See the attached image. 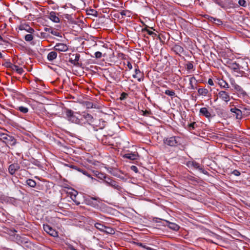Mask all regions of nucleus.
I'll return each mask as SVG.
<instances>
[{"mask_svg":"<svg viewBox=\"0 0 250 250\" xmlns=\"http://www.w3.org/2000/svg\"><path fill=\"white\" fill-rule=\"evenodd\" d=\"M225 64L231 70L232 73L236 74L237 76L248 78L250 76L248 62L245 60L239 59L235 61L228 60Z\"/></svg>","mask_w":250,"mask_h":250,"instance_id":"nucleus-1","label":"nucleus"},{"mask_svg":"<svg viewBox=\"0 0 250 250\" xmlns=\"http://www.w3.org/2000/svg\"><path fill=\"white\" fill-rule=\"evenodd\" d=\"M181 140L180 137L173 136L164 138L163 143L166 146L171 147H176L181 144Z\"/></svg>","mask_w":250,"mask_h":250,"instance_id":"nucleus-2","label":"nucleus"},{"mask_svg":"<svg viewBox=\"0 0 250 250\" xmlns=\"http://www.w3.org/2000/svg\"><path fill=\"white\" fill-rule=\"evenodd\" d=\"M65 118L69 121L77 124H82V119H79L74 115V112L71 109L65 108L64 109Z\"/></svg>","mask_w":250,"mask_h":250,"instance_id":"nucleus-3","label":"nucleus"},{"mask_svg":"<svg viewBox=\"0 0 250 250\" xmlns=\"http://www.w3.org/2000/svg\"><path fill=\"white\" fill-rule=\"evenodd\" d=\"M107 186H110L116 190L118 193L123 192V188L121 187L119 183L115 181L112 178L109 177L105 180V183Z\"/></svg>","mask_w":250,"mask_h":250,"instance_id":"nucleus-4","label":"nucleus"},{"mask_svg":"<svg viewBox=\"0 0 250 250\" xmlns=\"http://www.w3.org/2000/svg\"><path fill=\"white\" fill-rule=\"evenodd\" d=\"M102 200L97 196H88L85 199V202L86 205L90 206L94 208H98L99 207V204Z\"/></svg>","mask_w":250,"mask_h":250,"instance_id":"nucleus-5","label":"nucleus"},{"mask_svg":"<svg viewBox=\"0 0 250 250\" xmlns=\"http://www.w3.org/2000/svg\"><path fill=\"white\" fill-rule=\"evenodd\" d=\"M232 84L233 85L234 89L236 90L237 94L239 97L241 98H245L248 97L247 92L241 87V86L236 83L233 84L232 83Z\"/></svg>","mask_w":250,"mask_h":250,"instance_id":"nucleus-6","label":"nucleus"},{"mask_svg":"<svg viewBox=\"0 0 250 250\" xmlns=\"http://www.w3.org/2000/svg\"><path fill=\"white\" fill-rule=\"evenodd\" d=\"M16 109L20 112V113L24 115L23 118L26 121H29L30 116L28 115L29 108L23 105L18 106L16 108Z\"/></svg>","mask_w":250,"mask_h":250,"instance_id":"nucleus-7","label":"nucleus"},{"mask_svg":"<svg viewBox=\"0 0 250 250\" xmlns=\"http://www.w3.org/2000/svg\"><path fill=\"white\" fill-rule=\"evenodd\" d=\"M43 230L50 236L53 237L58 236V232L49 225L43 224Z\"/></svg>","mask_w":250,"mask_h":250,"instance_id":"nucleus-8","label":"nucleus"},{"mask_svg":"<svg viewBox=\"0 0 250 250\" xmlns=\"http://www.w3.org/2000/svg\"><path fill=\"white\" fill-rule=\"evenodd\" d=\"M2 139L6 141L5 142L6 144H7L11 146H14L16 143V140L13 136L8 135L7 134H3Z\"/></svg>","mask_w":250,"mask_h":250,"instance_id":"nucleus-9","label":"nucleus"},{"mask_svg":"<svg viewBox=\"0 0 250 250\" xmlns=\"http://www.w3.org/2000/svg\"><path fill=\"white\" fill-rule=\"evenodd\" d=\"M217 96L221 100L227 103H228L230 100V95L226 91H220L218 92Z\"/></svg>","mask_w":250,"mask_h":250,"instance_id":"nucleus-10","label":"nucleus"},{"mask_svg":"<svg viewBox=\"0 0 250 250\" xmlns=\"http://www.w3.org/2000/svg\"><path fill=\"white\" fill-rule=\"evenodd\" d=\"M80 55L78 53L70 55L69 62L74 65L78 66L79 64Z\"/></svg>","mask_w":250,"mask_h":250,"instance_id":"nucleus-11","label":"nucleus"},{"mask_svg":"<svg viewBox=\"0 0 250 250\" xmlns=\"http://www.w3.org/2000/svg\"><path fill=\"white\" fill-rule=\"evenodd\" d=\"M138 157L139 155L137 152H128L123 154V158L129 159L130 160H137Z\"/></svg>","mask_w":250,"mask_h":250,"instance_id":"nucleus-12","label":"nucleus"},{"mask_svg":"<svg viewBox=\"0 0 250 250\" xmlns=\"http://www.w3.org/2000/svg\"><path fill=\"white\" fill-rule=\"evenodd\" d=\"M54 50L60 52H66L68 49V46L63 43H57L54 47Z\"/></svg>","mask_w":250,"mask_h":250,"instance_id":"nucleus-13","label":"nucleus"},{"mask_svg":"<svg viewBox=\"0 0 250 250\" xmlns=\"http://www.w3.org/2000/svg\"><path fill=\"white\" fill-rule=\"evenodd\" d=\"M134 78L137 79L139 82L143 79V73L141 72L138 65L135 66V74L133 75Z\"/></svg>","mask_w":250,"mask_h":250,"instance_id":"nucleus-14","label":"nucleus"},{"mask_svg":"<svg viewBox=\"0 0 250 250\" xmlns=\"http://www.w3.org/2000/svg\"><path fill=\"white\" fill-rule=\"evenodd\" d=\"M230 111L231 112L234 114L237 120H240L243 118L242 112L240 109L236 107H234L230 108Z\"/></svg>","mask_w":250,"mask_h":250,"instance_id":"nucleus-15","label":"nucleus"},{"mask_svg":"<svg viewBox=\"0 0 250 250\" xmlns=\"http://www.w3.org/2000/svg\"><path fill=\"white\" fill-rule=\"evenodd\" d=\"M58 15V13L54 11H51L48 15V18L55 23H59L60 20Z\"/></svg>","mask_w":250,"mask_h":250,"instance_id":"nucleus-16","label":"nucleus"},{"mask_svg":"<svg viewBox=\"0 0 250 250\" xmlns=\"http://www.w3.org/2000/svg\"><path fill=\"white\" fill-rule=\"evenodd\" d=\"M82 119L83 118L85 119L86 122L89 125L93 123L94 122V119L93 116L88 113H83L82 115H81Z\"/></svg>","mask_w":250,"mask_h":250,"instance_id":"nucleus-17","label":"nucleus"},{"mask_svg":"<svg viewBox=\"0 0 250 250\" xmlns=\"http://www.w3.org/2000/svg\"><path fill=\"white\" fill-rule=\"evenodd\" d=\"M200 113L202 116H205L208 119H210L212 117L210 112L206 107H202L200 109Z\"/></svg>","mask_w":250,"mask_h":250,"instance_id":"nucleus-18","label":"nucleus"},{"mask_svg":"<svg viewBox=\"0 0 250 250\" xmlns=\"http://www.w3.org/2000/svg\"><path fill=\"white\" fill-rule=\"evenodd\" d=\"M20 168V166L17 164H12L9 166L8 171L11 175H13L16 171Z\"/></svg>","mask_w":250,"mask_h":250,"instance_id":"nucleus-19","label":"nucleus"},{"mask_svg":"<svg viewBox=\"0 0 250 250\" xmlns=\"http://www.w3.org/2000/svg\"><path fill=\"white\" fill-rule=\"evenodd\" d=\"M164 221H165L166 223V225H165V226H167L171 229L175 231H177L179 230L180 227L176 224L174 223L170 222L169 221L165 220H164Z\"/></svg>","mask_w":250,"mask_h":250,"instance_id":"nucleus-20","label":"nucleus"},{"mask_svg":"<svg viewBox=\"0 0 250 250\" xmlns=\"http://www.w3.org/2000/svg\"><path fill=\"white\" fill-rule=\"evenodd\" d=\"M172 49L176 54L178 55H180L184 52V48L178 44H175L173 46Z\"/></svg>","mask_w":250,"mask_h":250,"instance_id":"nucleus-21","label":"nucleus"},{"mask_svg":"<svg viewBox=\"0 0 250 250\" xmlns=\"http://www.w3.org/2000/svg\"><path fill=\"white\" fill-rule=\"evenodd\" d=\"M192 167L194 168L195 169H198L200 172L205 174H208V171L204 169L203 166H201L198 163L195 161L193 164Z\"/></svg>","mask_w":250,"mask_h":250,"instance_id":"nucleus-22","label":"nucleus"},{"mask_svg":"<svg viewBox=\"0 0 250 250\" xmlns=\"http://www.w3.org/2000/svg\"><path fill=\"white\" fill-rule=\"evenodd\" d=\"M218 84L220 85L221 88L228 89L229 88V85L228 83L223 80V79H218Z\"/></svg>","mask_w":250,"mask_h":250,"instance_id":"nucleus-23","label":"nucleus"},{"mask_svg":"<svg viewBox=\"0 0 250 250\" xmlns=\"http://www.w3.org/2000/svg\"><path fill=\"white\" fill-rule=\"evenodd\" d=\"M77 191L76 190H74L73 191L70 193V197L77 205H79L80 204V202L77 200Z\"/></svg>","mask_w":250,"mask_h":250,"instance_id":"nucleus-24","label":"nucleus"},{"mask_svg":"<svg viewBox=\"0 0 250 250\" xmlns=\"http://www.w3.org/2000/svg\"><path fill=\"white\" fill-rule=\"evenodd\" d=\"M20 29V30H26L27 32L30 33V34H32L34 32V29L27 24L21 25Z\"/></svg>","mask_w":250,"mask_h":250,"instance_id":"nucleus-25","label":"nucleus"},{"mask_svg":"<svg viewBox=\"0 0 250 250\" xmlns=\"http://www.w3.org/2000/svg\"><path fill=\"white\" fill-rule=\"evenodd\" d=\"M57 56V53L55 51H51L47 55V59L49 61H52L55 60Z\"/></svg>","mask_w":250,"mask_h":250,"instance_id":"nucleus-26","label":"nucleus"},{"mask_svg":"<svg viewBox=\"0 0 250 250\" xmlns=\"http://www.w3.org/2000/svg\"><path fill=\"white\" fill-rule=\"evenodd\" d=\"M214 2L224 9H227L228 8V6L226 3L222 0H215Z\"/></svg>","mask_w":250,"mask_h":250,"instance_id":"nucleus-27","label":"nucleus"},{"mask_svg":"<svg viewBox=\"0 0 250 250\" xmlns=\"http://www.w3.org/2000/svg\"><path fill=\"white\" fill-rule=\"evenodd\" d=\"M26 184L31 188H35L36 186V182L33 179H28L26 181Z\"/></svg>","mask_w":250,"mask_h":250,"instance_id":"nucleus-28","label":"nucleus"},{"mask_svg":"<svg viewBox=\"0 0 250 250\" xmlns=\"http://www.w3.org/2000/svg\"><path fill=\"white\" fill-rule=\"evenodd\" d=\"M198 93L200 95L206 96L208 93V91L206 88H199L198 90Z\"/></svg>","mask_w":250,"mask_h":250,"instance_id":"nucleus-29","label":"nucleus"},{"mask_svg":"<svg viewBox=\"0 0 250 250\" xmlns=\"http://www.w3.org/2000/svg\"><path fill=\"white\" fill-rule=\"evenodd\" d=\"M97 177L99 179L104 180V183H105L106 179L109 178V176H107L105 174L100 172L99 173H98Z\"/></svg>","mask_w":250,"mask_h":250,"instance_id":"nucleus-30","label":"nucleus"},{"mask_svg":"<svg viewBox=\"0 0 250 250\" xmlns=\"http://www.w3.org/2000/svg\"><path fill=\"white\" fill-rule=\"evenodd\" d=\"M94 226L97 229H99L101 231H104L105 228H106V226L100 223H95Z\"/></svg>","mask_w":250,"mask_h":250,"instance_id":"nucleus-31","label":"nucleus"},{"mask_svg":"<svg viewBox=\"0 0 250 250\" xmlns=\"http://www.w3.org/2000/svg\"><path fill=\"white\" fill-rule=\"evenodd\" d=\"M142 32H146L149 35L151 36L153 38H154L157 36V34L155 33H154L151 30L147 29L146 28L143 29Z\"/></svg>","mask_w":250,"mask_h":250,"instance_id":"nucleus-32","label":"nucleus"},{"mask_svg":"<svg viewBox=\"0 0 250 250\" xmlns=\"http://www.w3.org/2000/svg\"><path fill=\"white\" fill-rule=\"evenodd\" d=\"M12 68L20 74H21L23 72V69L16 65H13Z\"/></svg>","mask_w":250,"mask_h":250,"instance_id":"nucleus-33","label":"nucleus"},{"mask_svg":"<svg viewBox=\"0 0 250 250\" xmlns=\"http://www.w3.org/2000/svg\"><path fill=\"white\" fill-rule=\"evenodd\" d=\"M31 163L35 165V166H36L37 167H42V166L41 165V162L38 161V160H36V159H33L32 161H31Z\"/></svg>","mask_w":250,"mask_h":250,"instance_id":"nucleus-34","label":"nucleus"},{"mask_svg":"<svg viewBox=\"0 0 250 250\" xmlns=\"http://www.w3.org/2000/svg\"><path fill=\"white\" fill-rule=\"evenodd\" d=\"M165 94L169 96L170 97L176 96L175 93L173 90H170L168 89L166 90L165 91Z\"/></svg>","mask_w":250,"mask_h":250,"instance_id":"nucleus-35","label":"nucleus"},{"mask_svg":"<svg viewBox=\"0 0 250 250\" xmlns=\"http://www.w3.org/2000/svg\"><path fill=\"white\" fill-rule=\"evenodd\" d=\"M193 68L194 66L192 63V62H188V63L186 65V68L188 71L193 69Z\"/></svg>","mask_w":250,"mask_h":250,"instance_id":"nucleus-36","label":"nucleus"},{"mask_svg":"<svg viewBox=\"0 0 250 250\" xmlns=\"http://www.w3.org/2000/svg\"><path fill=\"white\" fill-rule=\"evenodd\" d=\"M238 3L239 6L246 7L248 6L247 2L245 0H239Z\"/></svg>","mask_w":250,"mask_h":250,"instance_id":"nucleus-37","label":"nucleus"},{"mask_svg":"<svg viewBox=\"0 0 250 250\" xmlns=\"http://www.w3.org/2000/svg\"><path fill=\"white\" fill-rule=\"evenodd\" d=\"M123 64L124 65H126L127 67L128 70H130L132 69V64L129 61L127 60L126 61H124L123 62Z\"/></svg>","mask_w":250,"mask_h":250,"instance_id":"nucleus-38","label":"nucleus"},{"mask_svg":"<svg viewBox=\"0 0 250 250\" xmlns=\"http://www.w3.org/2000/svg\"><path fill=\"white\" fill-rule=\"evenodd\" d=\"M87 12L88 15L97 16V12L94 9H90L89 10H87Z\"/></svg>","mask_w":250,"mask_h":250,"instance_id":"nucleus-39","label":"nucleus"},{"mask_svg":"<svg viewBox=\"0 0 250 250\" xmlns=\"http://www.w3.org/2000/svg\"><path fill=\"white\" fill-rule=\"evenodd\" d=\"M48 32L51 33L52 35L58 37H61L60 33L57 31L54 30L52 29H48Z\"/></svg>","mask_w":250,"mask_h":250,"instance_id":"nucleus-40","label":"nucleus"},{"mask_svg":"<svg viewBox=\"0 0 250 250\" xmlns=\"http://www.w3.org/2000/svg\"><path fill=\"white\" fill-rule=\"evenodd\" d=\"M193 80L195 81H196L195 78L194 76L191 77L189 79V85H190V87H191L190 89H192V90H194L195 89V87L192 83Z\"/></svg>","mask_w":250,"mask_h":250,"instance_id":"nucleus-41","label":"nucleus"},{"mask_svg":"<svg viewBox=\"0 0 250 250\" xmlns=\"http://www.w3.org/2000/svg\"><path fill=\"white\" fill-rule=\"evenodd\" d=\"M211 19L213 20L214 23L217 25H221L223 23L222 21L220 19L214 18H211Z\"/></svg>","mask_w":250,"mask_h":250,"instance_id":"nucleus-42","label":"nucleus"},{"mask_svg":"<svg viewBox=\"0 0 250 250\" xmlns=\"http://www.w3.org/2000/svg\"><path fill=\"white\" fill-rule=\"evenodd\" d=\"M24 39L27 42H30V41L33 40V37L31 35V34H27V35L25 36Z\"/></svg>","mask_w":250,"mask_h":250,"instance_id":"nucleus-43","label":"nucleus"},{"mask_svg":"<svg viewBox=\"0 0 250 250\" xmlns=\"http://www.w3.org/2000/svg\"><path fill=\"white\" fill-rule=\"evenodd\" d=\"M111 73H112L113 71H115L114 73H117L116 74V77H114L113 76H111V78L113 79V80H116L117 78H118L117 76L118 75H120V71H116L114 69H111Z\"/></svg>","mask_w":250,"mask_h":250,"instance_id":"nucleus-44","label":"nucleus"},{"mask_svg":"<svg viewBox=\"0 0 250 250\" xmlns=\"http://www.w3.org/2000/svg\"><path fill=\"white\" fill-rule=\"evenodd\" d=\"M104 232L107 233L112 234L114 233V230L109 227H106V228H105L104 231Z\"/></svg>","mask_w":250,"mask_h":250,"instance_id":"nucleus-45","label":"nucleus"},{"mask_svg":"<svg viewBox=\"0 0 250 250\" xmlns=\"http://www.w3.org/2000/svg\"><path fill=\"white\" fill-rule=\"evenodd\" d=\"M197 126V125L196 124L195 122H193L188 125L189 129H194L195 127Z\"/></svg>","mask_w":250,"mask_h":250,"instance_id":"nucleus-46","label":"nucleus"},{"mask_svg":"<svg viewBox=\"0 0 250 250\" xmlns=\"http://www.w3.org/2000/svg\"><path fill=\"white\" fill-rule=\"evenodd\" d=\"M142 112H143V115L144 116H150L151 114V112L150 111V110H146L145 111H143L142 110Z\"/></svg>","mask_w":250,"mask_h":250,"instance_id":"nucleus-47","label":"nucleus"},{"mask_svg":"<svg viewBox=\"0 0 250 250\" xmlns=\"http://www.w3.org/2000/svg\"><path fill=\"white\" fill-rule=\"evenodd\" d=\"M127 95H128L125 92L122 93L121 94L120 98V100H123L126 99Z\"/></svg>","mask_w":250,"mask_h":250,"instance_id":"nucleus-48","label":"nucleus"},{"mask_svg":"<svg viewBox=\"0 0 250 250\" xmlns=\"http://www.w3.org/2000/svg\"><path fill=\"white\" fill-rule=\"evenodd\" d=\"M102 53L99 51H97L95 53V57L96 58L99 59L102 57Z\"/></svg>","mask_w":250,"mask_h":250,"instance_id":"nucleus-49","label":"nucleus"},{"mask_svg":"<svg viewBox=\"0 0 250 250\" xmlns=\"http://www.w3.org/2000/svg\"><path fill=\"white\" fill-rule=\"evenodd\" d=\"M195 161H188L187 164H186V165L187 166V167H193V164L194 163Z\"/></svg>","mask_w":250,"mask_h":250,"instance_id":"nucleus-50","label":"nucleus"},{"mask_svg":"<svg viewBox=\"0 0 250 250\" xmlns=\"http://www.w3.org/2000/svg\"><path fill=\"white\" fill-rule=\"evenodd\" d=\"M66 166H67V167H68L74 169L76 170H78V169L79 168V167L77 166H76L75 165H73L67 164Z\"/></svg>","mask_w":250,"mask_h":250,"instance_id":"nucleus-51","label":"nucleus"},{"mask_svg":"<svg viewBox=\"0 0 250 250\" xmlns=\"http://www.w3.org/2000/svg\"><path fill=\"white\" fill-rule=\"evenodd\" d=\"M130 169L136 173L139 172L137 167L135 166H132L130 167Z\"/></svg>","mask_w":250,"mask_h":250,"instance_id":"nucleus-52","label":"nucleus"},{"mask_svg":"<svg viewBox=\"0 0 250 250\" xmlns=\"http://www.w3.org/2000/svg\"><path fill=\"white\" fill-rule=\"evenodd\" d=\"M232 174L235 175V176H238L239 175H240L241 173L239 171H238V170L237 169H235L234 170L232 173H231Z\"/></svg>","mask_w":250,"mask_h":250,"instance_id":"nucleus-53","label":"nucleus"},{"mask_svg":"<svg viewBox=\"0 0 250 250\" xmlns=\"http://www.w3.org/2000/svg\"><path fill=\"white\" fill-rule=\"evenodd\" d=\"M84 173L83 172V174L86 175V176H87L89 178H90L92 180H96V179L93 178L88 173V172L86 170L85 171H84Z\"/></svg>","mask_w":250,"mask_h":250,"instance_id":"nucleus-54","label":"nucleus"},{"mask_svg":"<svg viewBox=\"0 0 250 250\" xmlns=\"http://www.w3.org/2000/svg\"><path fill=\"white\" fill-rule=\"evenodd\" d=\"M136 245L138 247H141V248H143L144 249L145 248V247L146 245L145 244H143V243H140V242H137L136 243Z\"/></svg>","mask_w":250,"mask_h":250,"instance_id":"nucleus-55","label":"nucleus"},{"mask_svg":"<svg viewBox=\"0 0 250 250\" xmlns=\"http://www.w3.org/2000/svg\"><path fill=\"white\" fill-rule=\"evenodd\" d=\"M86 106L88 108H93V104L91 102H88L86 104Z\"/></svg>","mask_w":250,"mask_h":250,"instance_id":"nucleus-56","label":"nucleus"},{"mask_svg":"<svg viewBox=\"0 0 250 250\" xmlns=\"http://www.w3.org/2000/svg\"><path fill=\"white\" fill-rule=\"evenodd\" d=\"M208 83L210 85H211V86L214 85V83L211 79H209L208 80Z\"/></svg>","mask_w":250,"mask_h":250,"instance_id":"nucleus-57","label":"nucleus"},{"mask_svg":"<svg viewBox=\"0 0 250 250\" xmlns=\"http://www.w3.org/2000/svg\"><path fill=\"white\" fill-rule=\"evenodd\" d=\"M145 249L147 250H157L156 249H154L153 248H151L149 247H148V246L146 245V247H145Z\"/></svg>","mask_w":250,"mask_h":250,"instance_id":"nucleus-58","label":"nucleus"},{"mask_svg":"<svg viewBox=\"0 0 250 250\" xmlns=\"http://www.w3.org/2000/svg\"><path fill=\"white\" fill-rule=\"evenodd\" d=\"M0 41L4 43H8V42L3 39V38L0 35Z\"/></svg>","mask_w":250,"mask_h":250,"instance_id":"nucleus-59","label":"nucleus"},{"mask_svg":"<svg viewBox=\"0 0 250 250\" xmlns=\"http://www.w3.org/2000/svg\"><path fill=\"white\" fill-rule=\"evenodd\" d=\"M78 171L80 172H82L83 174V172L84 173V171H85L86 170L83 169H82V168H81L80 167H79L78 170Z\"/></svg>","mask_w":250,"mask_h":250,"instance_id":"nucleus-60","label":"nucleus"},{"mask_svg":"<svg viewBox=\"0 0 250 250\" xmlns=\"http://www.w3.org/2000/svg\"><path fill=\"white\" fill-rule=\"evenodd\" d=\"M127 12V11H122L121 12V15L122 16H125L126 15V13Z\"/></svg>","mask_w":250,"mask_h":250,"instance_id":"nucleus-61","label":"nucleus"},{"mask_svg":"<svg viewBox=\"0 0 250 250\" xmlns=\"http://www.w3.org/2000/svg\"><path fill=\"white\" fill-rule=\"evenodd\" d=\"M99 171H93V174L95 176L97 177V175H98V173H99Z\"/></svg>","mask_w":250,"mask_h":250,"instance_id":"nucleus-62","label":"nucleus"},{"mask_svg":"<svg viewBox=\"0 0 250 250\" xmlns=\"http://www.w3.org/2000/svg\"><path fill=\"white\" fill-rule=\"evenodd\" d=\"M48 29H49V28H45V30L46 31H48Z\"/></svg>","mask_w":250,"mask_h":250,"instance_id":"nucleus-63","label":"nucleus"}]
</instances>
